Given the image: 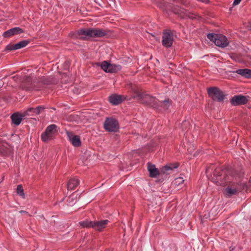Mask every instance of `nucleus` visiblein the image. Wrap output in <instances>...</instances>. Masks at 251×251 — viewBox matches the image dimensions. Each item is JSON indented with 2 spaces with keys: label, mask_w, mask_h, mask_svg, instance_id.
<instances>
[{
  "label": "nucleus",
  "mask_w": 251,
  "mask_h": 251,
  "mask_svg": "<svg viewBox=\"0 0 251 251\" xmlns=\"http://www.w3.org/2000/svg\"><path fill=\"white\" fill-rule=\"evenodd\" d=\"M134 94L133 98L136 99L140 103L153 108H158V100L154 97L145 94L142 90L132 89Z\"/></svg>",
  "instance_id": "obj_1"
},
{
  "label": "nucleus",
  "mask_w": 251,
  "mask_h": 251,
  "mask_svg": "<svg viewBox=\"0 0 251 251\" xmlns=\"http://www.w3.org/2000/svg\"><path fill=\"white\" fill-rule=\"evenodd\" d=\"M107 35L105 30L99 28L80 29L75 35V37L86 40L89 37H103Z\"/></svg>",
  "instance_id": "obj_2"
},
{
  "label": "nucleus",
  "mask_w": 251,
  "mask_h": 251,
  "mask_svg": "<svg viewBox=\"0 0 251 251\" xmlns=\"http://www.w3.org/2000/svg\"><path fill=\"white\" fill-rule=\"evenodd\" d=\"M228 172L226 170L216 168L214 172L211 181L217 185H227L228 182H230V180H232V176H228Z\"/></svg>",
  "instance_id": "obj_3"
},
{
  "label": "nucleus",
  "mask_w": 251,
  "mask_h": 251,
  "mask_svg": "<svg viewBox=\"0 0 251 251\" xmlns=\"http://www.w3.org/2000/svg\"><path fill=\"white\" fill-rule=\"evenodd\" d=\"M207 38L210 41L214 42L217 46L220 47L224 48L228 44L227 38L222 34H208Z\"/></svg>",
  "instance_id": "obj_4"
},
{
  "label": "nucleus",
  "mask_w": 251,
  "mask_h": 251,
  "mask_svg": "<svg viewBox=\"0 0 251 251\" xmlns=\"http://www.w3.org/2000/svg\"><path fill=\"white\" fill-rule=\"evenodd\" d=\"M57 132V126L54 124L50 125L48 126L45 131L42 133L41 136V139L45 142L51 140Z\"/></svg>",
  "instance_id": "obj_5"
},
{
  "label": "nucleus",
  "mask_w": 251,
  "mask_h": 251,
  "mask_svg": "<svg viewBox=\"0 0 251 251\" xmlns=\"http://www.w3.org/2000/svg\"><path fill=\"white\" fill-rule=\"evenodd\" d=\"M227 187L225 189L224 193L228 197H230L233 195H236L238 192L243 189L241 184L236 182H228Z\"/></svg>",
  "instance_id": "obj_6"
},
{
  "label": "nucleus",
  "mask_w": 251,
  "mask_h": 251,
  "mask_svg": "<svg viewBox=\"0 0 251 251\" xmlns=\"http://www.w3.org/2000/svg\"><path fill=\"white\" fill-rule=\"evenodd\" d=\"M103 127L106 131L109 132H116L119 128L118 121L112 118H106Z\"/></svg>",
  "instance_id": "obj_7"
},
{
  "label": "nucleus",
  "mask_w": 251,
  "mask_h": 251,
  "mask_svg": "<svg viewBox=\"0 0 251 251\" xmlns=\"http://www.w3.org/2000/svg\"><path fill=\"white\" fill-rule=\"evenodd\" d=\"M174 41L173 33L170 30H164L162 36V45L169 48L172 46Z\"/></svg>",
  "instance_id": "obj_8"
},
{
  "label": "nucleus",
  "mask_w": 251,
  "mask_h": 251,
  "mask_svg": "<svg viewBox=\"0 0 251 251\" xmlns=\"http://www.w3.org/2000/svg\"><path fill=\"white\" fill-rule=\"evenodd\" d=\"M208 93L214 100H217L218 101L223 100L225 95L223 92L219 89L215 87H212L208 89Z\"/></svg>",
  "instance_id": "obj_9"
},
{
  "label": "nucleus",
  "mask_w": 251,
  "mask_h": 251,
  "mask_svg": "<svg viewBox=\"0 0 251 251\" xmlns=\"http://www.w3.org/2000/svg\"><path fill=\"white\" fill-rule=\"evenodd\" d=\"M247 102V98L241 95L234 96L230 99L231 104L234 106L245 104Z\"/></svg>",
  "instance_id": "obj_10"
},
{
  "label": "nucleus",
  "mask_w": 251,
  "mask_h": 251,
  "mask_svg": "<svg viewBox=\"0 0 251 251\" xmlns=\"http://www.w3.org/2000/svg\"><path fill=\"white\" fill-rule=\"evenodd\" d=\"M66 135L68 140L71 144L75 147L80 146L81 142L79 137L77 135H75L72 132L67 131Z\"/></svg>",
  "instance_id": "obj_11"
},
{
  "label": "nucleus",
  "mask_w": 251,
  "mask_h": 251,
  "mask_svg": "<svg viewBox=\"0 0 251 251\" xmlns=\"http://www.w3.org/2000/svg\"><path fill=\"white\" fill-rule=\"evenodd\" d=\"M44 109V107L42 106H38L35 108L32 107L29 108L26 111L23 112L24 115H23V116H25V118H26L28 116H33L38 115Z\"/></svg>",
  "instance_id": "obj_12"
},
{
  "label": "nucleus",
  "mask_w": 251,
  "mask_h": 251,
  "mask_svg": "<svg viewBox=\"0 0 251 251\" xmlns=\"http://www.w3.org/2000/svg\"><path fill=\"white\" fill-rule=\"evenodd\" d=\"M107 220H103L99 221H93L92 227L96 230L101 231L104 229L109 223Z\"/></svg>",
  "instance_id": "obj_13"
},
{
  "label": "nucleus",
  "mask_w": 251,
  "mask_h": 251,
  "mask_svg": "<svg viewBox=\"0 0 251 251\" xmlns=\"http://www.w3.org/2000/svg\"><path fill=\"white\" fill-rule=\"evenodd\" d=\"M29 43L27 40H23L18 42L15 45H8L6 48L5 50H12L20 49L25 47Z\"/></svg>",
  "instance_id": "obj_14"
},
{
  "label": "nucleus",
  "mask_w": 251,
  "mask_h": 251,
  "mask_svg": "<svg viewBox=\"0 0 251 251\" xmlns=\"http://www.w3.org/2000/svg\"><path fill=\"white\" fill-rule=\"evenodd\" d=\"M23 32L24 31L22 28L18 27H15L4 32L3 33V37L4 38H9L15 35L23 33Z\"/></svg>",
  "instance_id": "obj_15"
},
{
  "label": "nucleus",
  "mask_w": 251,
  "mask_h": 251,
  "mask_svg": "<svg viewBox=\"0 0 251 251\" xmlns=\"http://www.w3.org/2000/svg\"><path fill=\"white\" fill-rule=\"evenodd\" d=\"M23 115H24L23 112L14 113L11 116L12 123L16 126L19 125L22 120L25 118V117Z\"/></svg>",
  "instance_id": "obj_16"
},
{
  "label": "nucleus",
  "mask_w": 251,
  "mask_h": 251,
  "mask_svg": "<svg viewBox=\"0 0 251 251\" xmlns=\"http://www.w3.org/2000/svg\"><path fill=\"white\" fill-rule=\"evenodd\" d=\"M125 99V97L124 96L118 95H113L109 98L110 103L114 105L119 104Z\"/></svg>",
  "instance_id": "obj_17"
},
{
  "label": "nucleus",
  "mask_w": 251,
  "mask_h": 251,
  "mask_svg": "<svg viewBox=\"0 0 251 251\" xmlns=\"http://www.w3.org/2000/svg\"><path fill=\"white\" fill-rule=\"evenodd\" d=\"M148 170L150 173V176L151 177H155L159 175V171L155 165L149 163H148Z\"/></svg>",
  "instance_id": "obj_18"
},
{
  "label": "nucleus",
  "mask_w": 251,
  "mask_h": 251,
  "mask_svg": "<svg viewBox=\"0 0 251 251\" xmlns=\"http://www.w3.org/2000/svg\"><path fill=\"white\" fill-rule=\"evenodd\" d=\"M79 183V181L76 178L70 179L67 183V189L69 190L75 189L78 185Z\"/></svg>",
  "instance_id": "obj_19"
},
{
  "label": "nucleus",
  "mask_w": 251,
  "mask_h": 251,
  "mask_svg": "<svg viewBox=\"0 0 251 251\" xmlns=\"http://www.w3.org/2000/svg\"><path fill=\"white\" fill-rule=\"evenodd\" d=\"M235 72L245 77H251V70L248 69H241L236 70Z\"/></svg>",
  "instance_id": "obj_20"
},
{
  "label": "nucleus",
  "mask_w": 251,
  "mask_h": 251,
  "mask_svg": "<svg viewBox=\"0 0 251 251\" xmlns=\"http://www.w3.org/2000/svg\"><path fill=\"white\" fill-rule=\"evenodd\" d=\"M25 83L27 85H30V86H27V89L28 90H31L35 89V81L32 80V78L30 76H27L25 79Z\"/></svg>",
  "instance_id": "obj_21"
},
{
  "label": "nucleus",
  "mask_w": 251,
  "mask_h": 251,
  "mask_svg": "<svg viewBox=\"0 0 251 251\" xmlns=\"http://www.w3.org/2000/svg\"><path fill=\"white\" fill-rule=\"evenodd\" d=\"M121 66L115 64H109V70L108 73H116L121 69Z\"/></svg>",
  "instance_id": "obj_22"
},
{
  "label": "nucleus",
  "mask_w": 251,
  "mask_h": 251,
  "mask_svg": "<svg viewBox=\"0 0 251 251\" xmlns=\"http://www.w3.org/2000/svg\"><path fill=\"white\" fill-rule=\"evenodd\" d=\"M178 164L175 163L173 164H170L165 166L163 169L162 171L163 173H167V171L169 170H173L174 169H176L178 167Z\"/></svg>",
  "instance_id": "obj_23"
},
{
  "label": "nucleus",
  "mask_w": 251,
  "mask_h": 251,
  "mask_svg": "<svg viewBox=\"0 0 251 251\" xmlns=\"http://www.w3.org/2000/svg\"><path fill=\"white\" fill-rule=\"evenodd\" d=\"M170 105V101L169 99L165 100L164 101H158V108L160 106L163 107L164 109H167Z\"/></svg>",
  "instance_id": "obj_24"
},
{
  "label": "nucleus",
  "mask_w": 251,
  "mask_h": 251,
  "mask_svg": "<svg viewBox=\"0 0 251 251\" xmlns=\"http://www.w3.org/2000/svg\"><path fill=\"white\" fill-rule=\"evenodd\" d=\"M82 227H92L93 221H84L79 223Z\"/></svg>",
  "instance_id": "obj_25"
},
{
  "label": "nucleus",
  "mask_w": 251,
  "mask_h": 251,
  "mask_svg": "<svg viewBox=\"0 0 251 251\" xmlns=\"http://www.w3.org/2000/svg\"><path fill=\"white\" fill-rule=\"evenodd\" d=\"M109 64L107 61H104L100 64L101 68L105 72L108 73Z\"/></svg>",
  "instance_id": "obj_26"
},
{
  "label": "nucleus",
  "mask_w": 251,
  "mask_h": 251,
  "mask_svg": "<svg viewBox=\"0 0 251 251\" xmlns=\"http://www.w3.org/2000/svg\"><path fill=\"white\" fill-rule=\"evenodd\" d=\"M184 181V180L183 179V177H179L175 179L174 183L176 185H179L183 183Z\"/></svg>",
  "instance_id": "obj_27"
},
{
  "label": "nucleus",
  "mask_w": 251,
  "mask_h": 251,
  "mask_svg": "<svg viewBox=\"0 0 251 251\" xmlns=\"http://www.w3.org/2000/svg\"><path fill=\"white\" fill-rule=\"evenodd\" d=\"M17 193L20 196H23L24 195V190L21 185H18L17 188Z\"/></svg>",
  "instance_id": "obj_28"
},
{
  "label": "nucleus",
  "mask_w": 251,
  "mask_h": 251,
  "mask_svg": "<svg viewBox=\"0 0 251 251\" xmlns=\"http://www.w3.org/2000/svg\"><path fill=\"white\" fill-rule=\"evenodd\" d=\"M40 81L44 84H49L50 83V81L44 76L40 79Z\"/></svg>",
  "instance_id": "obj_29"
},
{
  "label": "nucleus",
  "mask_w": 251,
  "mask_h": 251,
  "mask_svg": "<svg viewBox=\"0 0 251 251\" xmlns=\"http://www.w3.org/2000/svg\"><path fill=\"white\" fill-rule=\"evenodd\" d=\"M175 1L182 3L184 5H187L189 2L186 0H174Z\"/></svg>",
  "instance_id": "obj_30"
},
{
  "label": "nucleus",
  "mask_w": 251,
  "mask_h": 251,
  "mask_svg": "<svg viewBox=\"0 0 251 251\" xmlns=\"http://www.w3.org/2000/svg\"><path fill=\"white\" fill-rule=\"evenodd\" d=\"M241 1V0H234L232 4L233 6H235L239 4Z\"/></svg>",
  "instance_id": "obj_31"
},
{
  "label": "nucleus",
  "mask_w": 251,
  "mask_h": 251,
  "mask_svg": "<svg viewBox=\"0 0 251 251\" xmlns=\"http://www.w3.org/2000/svg\"><path fill=\"white\" fill-rule=\"evenodd\" d=\"M197 1H200V2H201L202 3H208L209 2V0H197Z\"/></svg>",
  "instance_id": "obj_32"
},
{
  "label": "nucleus",
  "mask_w": 251,
  "mask_h": 251,
  "mask_svg": "<svg viewBox=\"0 0 251 251\" xmlns=\"http://www.w3.org/2000/svg\"><path fill=\"white\" fill-rule=\"evenodd\" d=\"M69 200H72V201H73V200H75L76 201V199H75V195H71L70 197H69Z\"/></svg>",
  "instance_id": "obj_33"
},
{
  "label": "nucleus",
  "mask_w": 251,
  "mask_h": 251,
  "mask_svg": "<svg viewBox=\"0 0 251 251\" xmlns=\"http://www.w3.org/2000/svg\"><path fill=\"white\" fill-rule=\"evenodd\" d=\"M20 212H21V213L22 212V213H26V212H25V211H20Z\"/></svg>",
  "instance_id": "obj_34"
},
{
  "label": "nucleus",
  "mask_w": 251,
  "mask_h": 251,
  "mask_svg": "<svg viewBox=\"0 0 251 251\" xmlns=\"http://www.w3.org/2000/svg\"><path fill=\"white\" fill-rule=\"evenodd\" d=\"M250 29H251V23L250 24Z\"/></svg>",
  "instance_id": "obj_35"
}]
</instances>
